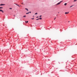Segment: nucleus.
Returning <instances> with one entry per match:
<instances>
[{
  "label": "nucleus",
  "mask_w": 77,
  "mask_h": 77,
  "mask_svg": "<svg viewBox=\"0 0 77 77\" xmlns=\"http://www.w3.org/2000/svg\"><path fill=\"white\" fill-rule=\"evenodd\" d=\"M60 2H59L57 4V5H60Z\"/></svg>",
  "instance_id": "nucleus-3"
},
{
  "label": "nucleus",
  "mask_w": 77,
  "mask_h": 77,
  "mask_svg": "<svg viewBox=\"0 0 77 77\" xmlns=\"http://www.w3.org/2000/svg\"><path fill=\"white\" fill-rule=\"evenodd\" d=\"M21 4H22V5H23V3H21Z\"/></svg>",
  "instance_id": "nucleus-19"
},
{
  "label": "nucleus",
  "mask_w": 77,
  "mask_h": 77,
  "mask_svg": "<svg viewBox=\"0 0 77 77\" xmlns=\"http://www.w3.org/2000/svg\"><path fill=\"white\" fill-rule=\"evenodd\" d=\"M76 1H77V0H74L73 1V2H75Z\"/></svg>",
  "instance_id": "nucleus-6"
},
{
  "label": "nucleus",
  "mask_w": 77,
  "mask_h": 77,
  "mask_svg": "<svg viewBox=\"0 0 77 77\" xmlns=\"http://www.w3.org/2000/svg\"><path fill=\"white\" fill-rule=\"evenodd\" d=\"M20 6H21L20 5Z\"/></svg>",
  "instance_id": "nucleus-29"
},
{
  "label": "nucleus",
  "mask_w": 77,
  "mask_h": 77,
  "mask_svg": "<svg viewBox=\"0 0 77 77\" xmlns=\"http://www.w3.org/2000/svg\"><path fill=\"white\" fill-rule=\"evenodd\" d=\"M74 6V5H72V6H71L70 7V8H71L72 7V6Z\"/></svg>",
  "instance_id": "nucleus-12"
},
{
  "label": "nucleus",
  "mask_w": 77,
  "mask_h": 77,
  "mask_svg": "<svg viewBox=\"0 0 77 77\" xmlns=\"http://www.w3.org/2000/svg\"><path fill=\"white\" fill-rule=\"evenodd\" d=\"M19 6V8H20V6Z\"/></svg>",
  "instance_id": "nucleus-25"
},
{
  "label": "nucleus",
  "mask_w": 77,
  "mask_h": 77,
  "mask_svg": "<svg viewBox=\"0 0 77 77\" xmlns=\"http://www.w3.org/2000/svg\"><path fill=\"white\" fill-rule=\"evenodd\" d=\"M39 20V18H38L37 19H36V20Z\"/></svg>",
  "instance_id": "nucleus-17"
},
{
  "label": "nucleus",
  "mask_w": 77,
  "mask_h": 77,
  "mask_svg": "<svg viewBox=\"0 0 77 77\" xmlns=\"http://www.w3.org/2000/svg\"><path fill=\"white\" fill-rule=\"evenodd\" d=\"M58 14H59V12H58Z\"/></svg>",
  "instance_id": "nucleus-28"
},
{
  "label": "nucleus",
  "mask_w": 77,
  "mask_h": 77,
  "mask_svg": "<svg viewBox=\"0 0 77 77\" xmlns=\"http://www.w3.org/2000/svg\"><path fill=\"white\" fill-rule=\"evenodd\" d=\"M31 19H32V20H34V18H31Z\"/></svg>",
  "instance_id": "nucleus-18"
},
{
  "label": "nucleus",
  "mask_w": 77,
  "mask_h": 77,
  "mask_svg": "<svg viewBox=\"0 0 77 77\" xmlns=\"http://www.w3.org/2000/svg\"><path fill=\"white\" fill-rule=\"evenodd\" d=\"M28 21H25V23H28Z\"/></svg>",
  "instance_id": "nucleus-10"
},
{
  "label": "nucleus",
  "mask_w": 77,
  "mask_h": 77,
  "mask_svg": "<svg viewBox=\"0 0 77 77\" xmlns=\"http://www.w3.org/2000/svg\"><path fill=\"white\" fill-rule=\"evenodd\" d=\"M9 9H12V8H10Z\"/></svg>",
  "instance_id": "nucleus-16"
},
{
  "label": "nucleus",
  "mask_w": 77,
  "mask_h": 77,
  "mask_svg": "<svg viewBox=\"0 0 77 77\" xmlns=\"http://www.w3.org/2000/svg\"><path fill=\"white\" fill-rule=\"evenodd\" d=\"M0 11H1V12H2V13H4V12H3V11H2V10H0Z\"/></svg>",
  "instance_id": "nucleus-2"
},
{
  "label": "nucleus",
  "mask_w": 77,
  "mask_h": 77,
  "mask_svg": "<svg viewBox=\"0 0 77 77\" xmlns=\"http://www.w3.org/2000/svg\"><path fill=\"white\" fill-rule=\"evenodd\" d=\"M36 18H39V17H36Z\"/></svg>",
  "instance_id": "nucleus-21"
},
{
  "label": "nucleus",
  "mask_w": 77,
  "mask_h": 77,
  "mask_svg": "<svg viewBox=\"0 0 77 77\" xmlns=\"http://www.w3.org/2000/svg\"><path fill=\"white\" fill-rule=\"evenodd\" d=\"M62 2H63L62 1H61L60 2V3H62Z\"/></svg>",
  "instance_id": "nucleus-9"
},
{
  "label": "nucleus",
  "mask_w": 77,
  "mask_h": 77,
  "mask_svg": "<svg viewBox=\"0 0 77 77\" xmlns=\"http://www.w3.org/2000/svg\"><path fill=\"white\" fill-rule=\"evenodd\" d=\"M69 14V12L65 13V14Z\"/></svg>",
  "instance_id": "nucleus-4"
},
{
  "label": "nucleus",
  "mask_w": 77,
  "mask_h": 77,
  "mask_svg": "<svg viewBox=\"0 0 77 77\" xmlns=\"http://www.w3.org/2000/svg\"><path fill=\"white\" fill-rule=\"evenodd\" d=\"M42 17V16H39V17Z\"/></svg>",
  "instance_id": "nucleus-20"
},
{
  "label": "nucleus",
  "mask_w": 77,
  "mask_h": 77,
  "mask_svg": "<svg viewBox=\"0 0 77 77\" xmlns=\"http://www.w3.org/2000/svg\"><path fill=\"white\" fill-rule=\"evenodd\" d=\"M36 14H38V13H36L35 14V15H36Z\"/></svg>",
  "instance_id": "nucleus-13"
},
{
  "label": "nucleus",
  "mask_w": 77,
  "mask_h": 77,
  "mask_svg": "<svg viewBox=\"0 0 77 77\" xmlns=\"http://www.w3.org/2000/svg\"><path fill=\"white\" fill-rule=\"evenodd\" d=\"M26 17V15L23 16V17Z\"/></svg>",
  "instance_id": "nucleus-15"
},
{
  "label": "nucleus",
  "mask_w": 77,
  "mask_h": 77,
  "mask_svg": "<svg viewBox=\"0 0 77 77\" xmlns=\"http://www.w3.org/2000/svg\"><path fill=\"white\" fill-rule=\"evenodd\" d=\"M14 17H15V15H14Z\"/></svg>",
  "instance_id": "nucleus-26"
},
{
  "label": "nucleus",
  "mask_w": 77,
  "mask_h": 77,
  "mask_svg": "<svg viewBox=\"0 0 77 77\" xmlns=\"http://www.w3.org/2000/svg\"><path fill=\"white\" fill-rule=\"evenodd\" d=\"M5 5V4H1L0 5V6H4Z\"/></svg>",
  "instance_id": "nucleus-1"
},
{
  "label": "nucleus",
  "mask_w": 77,
  "mask_h": 77,
  "mask_svg": "<svg viewBox=\"0 0 77 77\" xmlns=\"http://www.w3.org/2000/svg\"><path fill=\"white\" fill-rule=\"evenodd\" d=\"M16 5H17V4H16Z\"/></svg>",
  "instance_id": "nucleus-24"
},
{
  "label": "nucleus",
  "mask_w": 77,
  "mask_h": 77,
  "mask_svg": "<svg viewBox=\"0 0 77 77\" xmlns=\"http://www.w3.org/2000/svg\"><path fill=\"white\" fill-rule=\"evenodd\" d=\"M39 20H42V18L40 17L39 18H38Z\"/></svg>",
  "instance_id": "nucleus-7"
},
{
  "label": "nucleus",
  "mask_w": 77,
  "mask_h": 77,
  "mask_svg": "<svg viewBox=\"0 0 77 77\" xmlns=\"http://www.w3.org/2000/svg\"><path fill=\"white\" fill-rule=\"evenodd\" d=\"M56 19V17L54 19V20H55V19Z\"/></svg>",
  "instance_id": "nucleus-22"
},
{
  "label": "nucleus",
  "mask_w": 77,
  "mask_h": 77,
  "mask_svg": "<svg viewBox=\"0 0 77 77\" xmlns=\"http://www.w3.org/2000/svg\"><path fill=\"white\" fill-rule=\"evenodd\" d=\"M29 12H28V13H26V14H29Z\"/></svg>",
  "instance_id": "nucleus-11"
},
{
  "label": "nucleus",
  "mask_w": 77,
  "mask_h": 77,
  "mask_svg": "<svg viewBox=\"0 0 77 77\" xmlns=\"http://www.w3.org/2000/svg\"><path fill=\"white\" fill-rule=\"evenodd\" d=\"M25 9H26V11H29V10H28L27 8H25Z\"/></svg>",
  "instance_id": "nucleus-5"
},
{
  "label": "nucleus",
  "mask_w": 77,
  "mask_h": 77,
  "mask_svg": "<svg viewBox=\"0 0 77 77\" xmlns=\"http://www.w3.org/2000/svg\"><path fill=\"white\" fill-rule=\"evenodd\" d=\"M3 7H0V9H2Z\"/></svg>",
  "instance_id": "nucleus-14"
},
{
  "label": "nucleus",
  "mask_w": 77,
  "mask_h": 77,
  "mask_svg": "<svg viewBox=\"0 0 77 77\" xmlns=\"http://www.w3.org/2000/svg\"><path fill=\"white\" fill-rule=\"evenodd\" d=\"M29 13H31V12H29Z\"/></svg>",
  "instance_id": "nucleus-23"
},
{
  "label": "nucleus",
  "mask_w": 77,
  "mask_h": 77,
  "mask_svg": "<svg viewBox=\"0 0 77 77\" xmlns=\"http://www.w3.org/2000/svg\"><path fill=\"white\" fill-rule=\"evenodd\" d=\"M17 6H19V5H17Z\"/></svg>",
  "instance_id": "nucleus-27"
},
{
  "label": "nucleus",
  "mask_w": 77,
  "mask_h": 77,
  "mask_svg": "<svg viewBox=\"0 0 77 77\" xmlns=\"http://www.w3.org/2000/svg\"><path fill=\"white\" fill-rule=\"evenodd\" d=\"M67 4L66 3L64 4V5L65 6H66V5Z\"/></svg>",
  "instance_id": "nucleus-8"
}]
</instances>
